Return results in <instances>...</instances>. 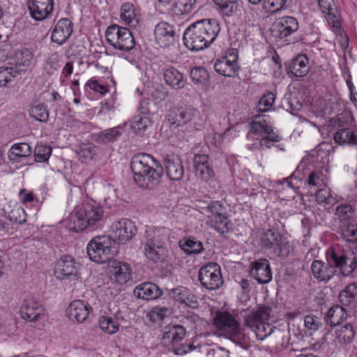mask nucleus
<instances>
[{"instance_id": "43", "label": "nucleus", "mask_w": 357, "mask_h": 357, "mask_svg": "<svg viewBox=\"0 0 357 357\" xmlns=\"http://www.w3.org/2000/svg\"><path fill=\"white\" fill-rule=\"evenodd\" d=\"M220 12L227 17L233 16L238 10L237 0H213Z\"/></svg>"}, {"instance_id": "34", "label": "nucleus", "mask_w": 357, "mask_h": 357, "mask_svg": "<svg viewBox=\"0 0 357 357\" xmlns=\"http://www.w3.org/2000/svg\"><path fill=\"white\" fill-rule=\"evenodd\" d=\"M122 127L118 126L103 131L95 133L92 139L98 144H105L116 141L122 135Z\"/></svg>"}, {"instance_id": "48", "label": "nucleus", "mask_w": 357, "mask_h": 357, "mask_svg": "<svg viewBox=\"0 0 357 357\" xmlns=\"http://www.w3.org/2000/svg\"><path fill=\"white\" fill-rule=\"evenodd\" d=\"M150 124L149 118L146 116H136L131 121L130 128L136 133L144 132Z\"/></svg>"}, {"instance_id": "45", "label": "nucleus", "mask_w": 357, "mask_h": 357, "mask_svg": "<svg viewBox=\"0 0 357 357\" xmlns=\"http://www.w3.org/2000/svg\"><path fill=\"white\" fill-rule=\"evenodd\" d=\"M335 334L340 343H349L354 337V327L350 324H347L337 329Z\"/></svg>"}, {"instance_id": "27", "label": "nucleus", "mask_w": 357, "mask_h": 357, "mask_svg": "<svg viewBox=\"0 0 357 357\" xmlns=\"http://www.w3.org/2000/svg\"><path fill=\"white\" fill-rule=\"evenodd\" d=\"M91 310V307L86 302L75 300L69 305L67 315L70 320L82 323L88 317Z\"/></svg>"}, {"instance_id": "49", "label": "nucleus", "mask_w": 357, "mask_h": 357, "mask_svg": "<svg viewBox=\"0 0 357 357\" xmlns=\"http://www.w3.org/2000/svg\"><path fill=\"white\" fill-rule=\"evenodd\" d=\"M323 324L321 318L314 314H309L305 317L304 325L310 334L321 328Z\"/></svg>"}, {"instance_id": "53", "label": "nucleus", "mask_w": 357, "mask_h": 357, "mask_svg": "<svg viewBox=\"0 0 357 357\" xmlns=\"http://www.w3.org/2000/svg\"><path fill=\"white\" fill-rule=\"evenodd\" d=\"M17 74V70L12 67H0V86H6Z\"/></svg>"}, {"instance_id": "11", "label": "nucleus", "mask_w": 357, "mask_h": 357, "mask_svg": "<svg viewBox=\"0 0 357 357\" xmlns=\"http://www.w3.org/2000/svg\"><path fill=\"white\" fill-rule=\"evenodd\" d=\"M261 245L264 249L276 257H287L291 252L289 242L274 228L264 231L261 236Z\"/></svg>"}, {"instance_id": "41", "label": "nucleus", "mask_w": 357, "mask_h": 357, "mask_svg": "<svg viewBox=\"0 0 357 357\" xmlns=\"http://www.w3.org/2000/svg\"><path fill=\"white\" fill-rule=\"evenodd\" d=\"M201 212L210 219L227 213V208L220 201H212L206 206L202 207Z\"/></svg>"}, {"instance_id": "40", "label": "nucleus", "mask_w": 357, "mask_h": 357, "mask_svg": "<svg viewBox=\"0 0 357 357\" xmlns=\"http://www.w3.org/2000/svg\"><path fill=\"white\" fill-rule=\"evenodd\" d=\"M179 246L188 255L199 254L204 250L203 243L195 238L182 239Z\"/></svg>"}, {"instance_id": "30", "label": "nucleus", "mask_w": 357, "mask_h": 357, "mask_svg": "<svg viewBox=\"0 0 357 357\" xmlns=\"http://www.w3.org/2000/svg\"><path fill=\"white\" fill-rule=\"evenodd\" d=\"M134 294L139 298L149 301L159 298L162 291L153 282H144L135 288Z\"/></svg>"}, {"instance_id": "26", "label": "nucleus", "mask_w": 357, "mask_h": 357, "mask_svg": "<svg viewBox=\"0 0 357 357\" xmlns=\"http://www.w3.org/2000/svg\"><path fill=\"white\" fill-rule=\"evenodd\" d=\"M111 271V280L117 285H124L132 280V270L128 263L116 261Z\"/></svg>"}, {"instance_id": "63", "label": "nucleus", "mask_w": 357, "mask_h": 357, "mask_svg": "<svg viewBox=\"0 0 357 357\" xmlns=\"http://www.w3.org/2000/svg\"><path fill=\"white\" fill-rule=\"evenodd\" d=\"M96 147L91 144H84L80 149V155L85 158H92L96 154Z\"/></svg>"}, {"instance_id": "46", "label": "nucleus", "mask_w": 357, "mask_h": 357, "mask_svg": "<svg viewBox=\"0 0 357 357\" xmlns=\"http://www.w3.org/2000/svg\"><path fill=\"white\" fill-rule=\"evenodd\" d=\"M52 147L49 145L38 144L35 147L34 156L38 162H46L52 154Z\"/></svg>"}, {"instance_id": "58", "label": "nucleus", "mask_w": 357, "mask_h": 357, "mask_svg": "<svg viewBox=\"0 0 357 357\" xmlns=\"http://www.w3.org/2000/svg\"><path fill=\"white\" fill-rule=\"evenodd\" d=\"M169 296L174 299L183 303L185 296H189V289L183 287H178L171 289Z\"/></svg>"}, {"instance_id": "7", "label": "nucleus", "mask_w": 357, "mask_h": 357, "mask_svg": "<svg viewBox=\"0 0 357 357\" xmlns=\"http://www.w3.org/2000/svg\"><path fill=\"white\" fill-rule=\"evenodd\" d=\"M267 115L258 116L249 124V135H253L259 139V146L262 149H271L274 143L279 142L282 137L271 125Z\"/></svg>"}, {"instance_id": "39", "label": "nucleus", "mask_w": 357, "mask_h": 357, "mask_svg": "<svg viewBox=\"0 0 357 357\" xmlns=\"http://www.w3.org/2000/svg\"><path fill=\"white\" fill-rule=\"evenodd\" d=\"M197 0H174L172 12L178 16L187 15L196 8Z\"/></svg>"}, {"instance_id": "54", "label": "nucleus", "mask_w": 357, "mask_h": 357, "mask_svg": "<svg viewBox=\"0 0 357 357\" xmlns=\"http://www.w3.org/2000/svg\"><path fill=\"white\" fill-rule=\"evenodd\" d=\"M7 218L10 221L24 223L26 221L25 211L20 206H15L10 211L7 212Z\"/></svg>"}, {"instance_id": "55", "label": "nucleus", "mask_w": 357, "mask_h": 357, "mask_svg": "<svg viewBox=\"0 0 357 357\" xmlns=\"http://www.w3.org/2000/svg\"><path fill=\"white\" fill-rule=\"evenodd\" d=\"M287 0H264L263 8L268 13H275L280 10L285 6Z\"/></svg>"}, {"instance_id": "50", "label": "nucleus", "mask_w": 357, "mask_h": 357, "mask_svg": "<svg viewBox=\"0 0 357 357\" xmlns=\"http://www.w3.org/2000/svg\"><path fill=\"white\" fill-rule=\"evenodd\" d=\"M275 95L271 91L265 93L259 99L257 110L261 112H265L271 109L275 102Z\"/></svg>"}, {"instance_id": "4", "label": "nucleus", "mask_w": 357, "mask_h": 357, "mask_svg": "<svg viewBox=\"0 0 357 357\" xmlns=\"http://www.w3.org/2000/svg\"><path fill=\"white\" fill-rule=\"evenodd\" d=\"M171 231L166 227H147L142 238L144 256L154 263L168 257Z\"/></svg>"}, {"instance_id": "28", "label": "nucleus", "mask_w": 357, "mask_h": 357, "mask_svg": "<svg viewBox=\"0 0 357 357\" xmlns=\"http://www.w3.org/2000/svg\"><path fill=\"white\" fill-rule=\"evenodd\" d=\"M165 172L171 181H178L184 175V168L180 158L177 156L167 157L163 162Z\"/></svg>"}, {"instance_id": "2", "label": "nucleus", "mask_w": 357, "mask_h": 357, "mask_svg": "<svg viewBox=\"0 0 357 357\" xmlns=\"http://www.w3.org/2000/svg\"><path fill=\"white\" fill-rule=\"evenodd\" d=\"M327 262L314 259L311 264V271L319 281L328 282L335 274L336 268H339L341 274L349 275L356 268L357 259L354 257L351 261L347 265L348 258L340 250L331 248L326 252Z\"/></svg>"}, {"instance_id": "37", "label": "nucleus", "mask_w": 357, "mask_h": 357, "mask_svg": "<svg viewBox=\"0 0 357 357\" xmlns=\"http://www.w3.org/2000/svg\"><path fill=\"white\" fill-rule=\"evenodd\" d=\"M347 317L344 308L340 305L332 306L327 312L326 322L331 326L340 324Z\"/></svg>"}, {"instance_id": "18", "label": "nucleus", "mask_w": 357, "mask_h": 357, "mask_svg": "<svg viewBox=\"0 0 357 357\" xmlns=\"http://www.w3.org/2000/svg\"><path fill=\"white\" fill-rule=\"evenodd\" d=\"M111 231L114 237L121 243L130 241L137 233L135 223L128 218H121L114 222L111 226Z\"/></svg>"}, {"instance_id": "35", "label": "nucleus", "mask_w": 357, "mask_h": 357, "mask_svg": "<svg viewBox=\"0 0 357 357\" xmlns=\"http://www.w3.org/2000/svg\"><path fill=\"white\" fill-rule=\"evenodd\" d=\"M165 83L174 89H180L184 87L185 80L183 75L176 68L171 66L164 71Z\"/></svg>"}, {"instance_id": "22", "label": "nucleus", "mask_w": 357, "mask_h": 357, "mask_svg": "<svg viewBox=\"0 0 357 357\" xmlns=\"http://www.w3.org/2000/svg\"><path fill=\"white\" fill-rule=\"evenodd\" d=\"M20 312L22 318L29 321H36L44 316L43 305L33 297H27L24 300Z\"/></svg>"}, {"instance_id": "24", "label": "nucleus", "mask_w": 357, "mask_h": 357, "mask_svg": "<svg viewBox=\"0 0 357 357\" xmlns=\"http://www.w3.org/2000/svg\"><path fill=\"white\" fill-rule=\"evenodd\" d=\"M73 31V24L68 18H62L55 24L51 35L53 43L61 45L66 42Z\"/></svg>"}, {"instance_id": "60", "label": "nucleus", "mask_w": 357, "mask_h": 357, "mask_svg": "<svg viewBox=\"0 0 357 357\" xmlns=\"http://www.w3.org/2000/svg\"><path fill=\"white\" fill-rule=\"evenodd\" d=\"M167 311L168 310L166 307H155L149 312L147 316L151 321L155 322L158 320H162Z\"/></svg>"}, {"instance_id": "62", "label": "nucleus", "mask_w": 357, "mask_h": 357, "mask_svg": "<svg viewBox=\"0 0 357 357\" xmlns=\"http://www.w3.org/2000/svg\"><path fill=\"white\" fill-rule=\"evenodd\" d=\"M85 86L89 87L90 89L98 92L101 95H105L108 91L105 86L98 84L96 80H89L86 82Z\"/></svg>"}, {"instance_id": "38", "label": "nucleus", "mask_w": 357, "mask_h": 357, "mask_svg": "<svg viewBox=\"0 0 357 357\" xmlns=\"http://www.w3.org/2000/svg\"><path fill=\"white\" fill-rule=\"evenodd\" d=\"M100 328L107 334L116 333L119 328L120 322L116 316L103 315L99 319Z\"/></svg>"}, {"instance_id": "8", "label": "nucleus", "mask_w": 357, "mask_h": 357, "mask_svg": "<svg viewBox=\"0 0 357 357\" xmlns=\"http://www.w3.org/2000/svg\"><path fill=\"white\" fill-rule=\"evenodd\" d=\"M271 310L268 306H259L244 316L243 325L250 328L259 340H265L275 329L268 323Z\"/></svg>"}, {"instance_id": "6", "label": "nucleus", "mask_w": 357, "mask_h": 357, "mask_svg": "<svg viewBox=\"0 0 357 357\" xmlns=\"http://www.w3.org/2000/svg\"><path fill=\"white\" fill-rule=\"evenodd\" d=\"M186 335V329L179 324L169 325L165 328L162 343L176 355H185L201 348L199 343L195 341L181 342Z\"/></svg>"}, {"instance_id": "61", "label": "nucleus", "mask_w": 357, "mask_h": 357, "mask_svg": "<svg viewBox=\"0 0 357 357\" xmlns=\"http://www.w3.org/2000/svg\"><path fill=\"white\" fill-rule=\"evenodd\" d=\"M321 175L322 174L320 172L313 171L310 172L307 180V185L314 187L320 185L322 182Z\"/></svg>"}, {"instance_id": "44", "label": "nucleus", "mask_w": 357, "mask_h": 357, "mask_svg": "<svg viewBox=\"0 0 357 357\" xmlns=\"http://www.w3.org/2000/svg\"><path fill=\"white\" fill-rule=\"evenodd\" d=\"M190 78L195 84L206 85L209 82V74L204 67H195L190 70Z\"/></svg>"}, {"instance_id": "36", "label": "nucleus", "mask_w": 357, "mask_h": 357, "mask_svg": "<svg viewBox=\"0 0 357 357\" xmlns=\"http://www.w3.org/2000/svg\"><path fill=\"white\" fill-rule=\"evenodd\" d=\"M340 302L345 306H355L357 303V285L356 283L348 284L339 294Z\"/></svg>"}, {"instance_id": "14", "label": "nucleus", "mask_w": 357, "mask_h": 357, "mask_svg": "<svg viewBox=\"0 0 357 357\" xmlns=\"http://www.w3.org/2000/svg\"><path fill=\"white\" fill-rule=\"evenodd\" d=\"M199 280L202 286L208 290H215L223 284L220 266L215 262H210L200 268Z\"/></svg>"}, {"instance_id": "1", "label": "nucleus", "mask_w": 357, "mask_h": 357, "mask_svg": "<svg viewBox=\"0 0 357 357\" xmlns=\"http://www.w3.org/2000/svg\"><path fill=\"white\" fill-rule=\"evenodd\" d=\"M220 26L215 19H202L190 24L183 33V43L192 52L208 48L216 40Z\"/></svg>"}, {"instance_id": "19", "label": "nucleus", "mask_w": 357, "mask_h": 357, "mask_svg": "<svg viewBox=\"0 0 357 357\" xmlns=\"http://www.w3.org/2000/svg\"><path fill=\"white\" fill-rule=\"evenodd\" d=\"M238 57L237 50L232 49L231 52L215 60L213 66L215 70L225 77H234L238 69Z\"/></svg>"}, {"instance_id": "56", "label": "nucleus", "mask_w": 357, "mask_h": 357, "mask_svg": "<svg viewBox=\"0 0 357 357\" xmlns=\"http://www.w3.org/2000/svg\"><path fill=\"white\" fill-rule=\"evenodd\" d=\"M316 199L319 204L326 205L333 204L335 201V198L331 195L328 189L319 190L316 193Z\"/></svg>"}, {"instance_id": "17", "label": "nucleus", "mask_w": 357, "mask_h": 357, "mask_svg": "<svg viewBox=\"0 0 357 357\" xmlns=\"http://www.w3.org/2000/svg\"><path fill=\"white\" fill-rule=\"evenodd\" d=\"M298 29V22L292 16H283L278 18L272 24L271 32L272 36L280 40H287V38Z\"/></svg>"}, {"instance_id": "51", "label": "nucleus", "mask_w": 357, "mask_h": 357, "mask_svg": "<svg viewBox=\"0 0 357 357\" xmlns=\"http://www.w3.org/2000/svg\"><path fill=\"white\" fill-rule=\"evenodd\" d=\"M354 213V209L349 204H341L336 208V215L343 223L351 222L350 219L353 218Z\"/></svg>"}, {"instance_id": "21", "label": "nucleus", "mask_w": 357, "mask_h": 357, "mask_svg": "<svg viewBox=\"0 0 357 357\" xmlns=\"http://www.w3.org/2000/svg\"><path fill=\"white\" fill-rule=\"evenodd\" d=\"M154 36L156 43L161 47H166L175 42L176 31L173 25L166 22H158L154 29Z\"/></svg>"}, {"instance_id": "47", "label": "nucleus", "mask_w": 357, "mask_h": 357, "mask_svg": "<svg viewBox=\"0 0 357 357\" xmlns=\"http://www.w3.org/2000/svg\"><path fill=\"white\" fill-rule=\"evenodd\" d=\"M30 116L40 122H47L49 119V112L43 104L33 106L29 109Z\"/></svg>"}, {"instance_id": "3", "label": "nucleus", "mask_w": 357, "mask_h": 357, "mask_svg": "<svg viewBox=\"0 0 357 357\" xmlns=\"http://www.w3.org/2000/svg\"><path fill=\"white\" fill-rule=\"evenodd\" d=\"M133 179L142 188L153 189L160 183L164 170L160 163L150 154L135 155L130 162Z\"/></svg>"}, {"instance_id": "15", "label": "nucleus", "mask_w": 357, "mask_h": 357, "mask_svg": "<svg viewBox=\"0 0 357 357\" xmlns=\"http://www.w3.org/2000/svg\"><path fill=\"white\" fill-rule=\"evenodd\" d=\"M321 12L324 14L328 26L335 34L342 35L340 8L334 0H317Z\"/></svg>"}, {"instance_id": "57", "label": "nucleus", "mask_w": 357, "mask_h": 357, "mask_svg": "<svg viewBox=\"0 0 357 357\" xmlns=\"http://www.w3.org/2000/svg\"><path fill=\"white\" fill-rule=\"evenodd\" d=\"M349 133H350L349 128H339L334 135L335 142L340 145H349V138H347V135H349Z\"/></svg>"}, {"instance_id": "33", "label": "nucleus", "mask_w": 357, "mask_h": 357, "mask_svg": "<svg viewBox=\"0 0 357 357\" xmlns=\"http://www.w3.org/2000/svg\"><path fill=\"white\" fill-rule=\"evenodd\" d=\"M32 153L30 145L27 143L14 144L8 152L9 160L13 162H22Z\"/></svg>"}, {"instance_id": "42", "label": "nucleus", "mask_w": 357, "mask_h": 357, "mask_svg": "<svg viewBox=\"0 0 357 357\" xmlns=\"http://www.w3.org/2000/svg\"><path fill=\"white\" fill-rule=\"evenodd\" d=\"M342 238L351 243L357 242V223L354 220L351 222H344L341 227Z\"/></svg>"}, {"instance_id": "16", "label": "nucleus", "mask_w": 357, "mask_h": 357, "mask_svg": "<svg viewBox=\"0 0 357 357\" xmlns=\"http://www.w3.org/2000/svg\"><path fill=\"white\" fill-rule=\"evenodd\" d=\"M79 264L70 255H63L56 261L54 274L61 280H77L79 279Z\"/></svg>"}, {"instance_id": "32", "label": "nucleus", "mask_w": 357, "mask_h": 357, "mask_svg": "<svg viewBox=\"0 0 357 357\" xmlns=\"http://www.w3.org/2000/svg\"><path fill=\"white\" fill-rule=\"evenodd\" d=\"M206 224L221 235L229 233L232 226L227 213L206 219Z\"/></svg>"}, {"instance_id": "12", "label": "nucleus", "mask_w": 357, "mask_h": 357, "mask_svg": "<svg viewBox=\"0 0 357 357\" xmlns=\"http://www.w3.org/2000/svg\"><path fill=\"white\" fill-rule=\"evenodd\" d=\"M107 43L114 49L129 52L135 46V40L131 31L118 24H112L105 31Z\"/></svg>"}, {"instance_id": "23", "label": "nucleus", "mask_w": 357, "mask_h": 357, "mask_svg": "<svg viewBox=\"0 0 357 357\" xmlns=\"http://www.w3.org/2000/svg\"><path fill=\"white\" fill-rule=\"evenodd\" d=\"M28 7L33 19L43 21L52 13L54 0H31Z\"/></svg>"}, {"instance_id": "13", "label": "nucleus", "mask_w": 357, "mask_h": 357, "mask_svg": "<svg viewBox=\"0 0 357 357\" xmlns=\"http://www.w3.org/2000/svg\"><path fill=\"white\" fill-rule=\"evenodd\" d=\"M214 325L231 340L237 342L241 340L240 325L231 313L218 311L214 318Z\"/></svg>"}, {"instance_id": "52", "label": "nucleus", "mask_w": 357, "mask_h": 357, "mask_svg": "<svg viewBox=\"0 0 357 357\" xmlns=\"http://www.w3.org/2000/svg\"><path fill=\"white\" fill-rule=\"evenodd\" d=\"M352 115L349 112L345 111L332 119L333 126L339 128H349L352 121Z\"/></svg>"}, {"instance_id": "59", "label": "nucleus", "mask_w": 357, "mask_h": 357, "mask_svg": "<svg viewBox=\"0 0 357 357\" xmlns=\"http://www.w3.org/2000/svg\"><path fill=\"white\" fill-rule=\"evenodd\" d=\"M59 67L58 55L56 54H52L49 59L46 61L45 70L50 75H53Z\"/></svg>"}, {"instance_id": "64", "label": "nucleus", "mask_w": 357, "mask_h": 357, "mask_svg": "<svg viewBox=\"0 0 357 357\" xmlns=\"http://www.w3.org/2000/svg\"><path fill=\"white\" fill-rule=\"evenodd\" d=\"M239 285L241 288L242 293L244 294H248L252 289V282L248 279H241L239 282Z\"/></svg>"}, {"instance_id": "25", "label": "nucleus", "mask_w": 357, "mask_h": 357, "mask_svg": "<svg viewBox=\"0 0 357 357\" xmlns=\"http://www.w3.org/2000/svg\"><path fill=\"white\" fill-rule=\"evenodd\" d=\"M251 275L259 284H267L272 280V271L268 261L260 259L250 265Z\"/></svg>"}, {"instance_id": "9", "label": "nucleus", "mask_w": 357, "mask_h": 357, "mask_svg": "<svg viewBox=\"0 0 357 357\" xmlns=\"http://www.w3.org/2000/svg\"><path fill=\"white\" fill-rule=\"evenodd\" d=\"M116 240L109 236H97L88 243L86 252L89 259L98 264H104L118 252Z\"/></svg>"}, {"instance_id": "31", "label": "nucleus", "mask_w": 357, "mask_h": 357, "mask_svg": "<svg viewBox=\"0 0 357 357\" xmlns=\"http://www.w3.org/2000/svg\"><path fill=\"white\" fill-rule=\"evenodd\" d=\"M120 18L124 24L135 27L139 22V10L132 3H124L120 8Z\"/></svg>"}, {"instance_id": "20", "label": "nucleus", "mask_w": 357, "mask_h": 357, "mask_svg": "<svg viewBox=\"0 0 357 357\" xmlns=\"http://www.w3.org/2000/svg\"><path fill=\"white\" fill-rule=\"evenodd\" d=\"M193 162L195 176L197 178L204 182H208L214 178L215 172L208 155H195Z\"/></svg>"}, {"instance_id": "10", "label": "nucleus", "mask_w": 357, "mask_h": 357, "mask_svg": "<svg viewBox=\"0 0 357 357\" xmlns=\"http://www.w3.org/2000/svg\"><path fill=\"white\" fill-rule=\"evenodd\" d=\"M167 119L175 128L185 126L189 131H192L201 130L203 127L200 112L192 107L172 109Z\"/></svg>"}, {"instance_id": "29", "label": "nucleus", "mask_w": 357, "mask_h": 357, "mask_svg": "<svg viewBox=\"0 0 357 357\" xmlns=\"http://www.w3.org/2000/svg\"><path fill=\"white\" fill-rule=\"evenodd\" d=\"M309 60L305 54H299L295 57L288 65V75L296 77H303L309 71Z\"/></svg>"}, {"instance_id": "5", "label": "nucleus", "mask_w": 357, "mask_h": 357, "mask_svg": "<svg viewBox=\"0 0 357 357\" xmlns=\"http://www.w3.org/2000/svg\"><path fill=\"white\" fill-rule=\"evenodd\" d=\"M104 214L101 206L93 200L82 204L70 217V229L75 232L98 225Z\"/></svg>"}]
</instances>
